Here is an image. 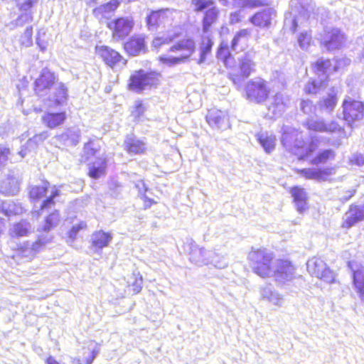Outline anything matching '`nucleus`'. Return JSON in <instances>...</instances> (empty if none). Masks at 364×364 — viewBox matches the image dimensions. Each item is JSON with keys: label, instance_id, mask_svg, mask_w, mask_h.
I'll use <instances>...</instances> for the list:
<instances>
[{"label": "nucleus", "instance_id": "774afa93", "mask_svg": "<svg viewBox=\"0 0 364 364\" xmlns=\"http://www.w3.org/2000/svg\"><path fill=\"white\" fill-rule=\"evenodd\" d=\"M361 61L364 63V50H363V52L362 53Z\"/></svg>", "mask_w": 364, "mask_h": 364}, {"label": "nucleus", "instance_id": "f704fd0d", "mask_svg": "<svg viewBox=\"0 0 364 364\" xmlns=\"http://www.w3.org/2000/svg\"><path fill=\"white\" fill-rule=\"evenodd\" d=\"M217 57L218 59L223 60L224 65L227 68H232V65L234 63V59L232 57L229 48L227 43H221L217 53Z\"/></svg>", "mask_w": 364, "mask_h": 364}, {"label": "nucleus", "instance_id": "338daca9", "mask_svg": "<svg viewBox=\"0 0 364 364\" xmlns=\"http://www.w3.org/2000/svg\"><path fill=\"white\" fill-rule=\"evenodd\" d=\"M301 7H302L303 10H304V11H305V12H307V13H309V9H308V8H306V9L304 6H301Z\"/></svg>", "mask_w": 364, "mask_h": 364}, {"label": "nucleus", "instance_id": "0e129e2a", "mask_svg": "<svg viewBox=\"0 0 364 364\" xmlns=\"http://www.w3.org/2000/svg\"><path fill=\"white\" fill-rule=\"evenodd\" d=\"M36 42H37V44H38V46L40 47V48H41V50H45L46 49V45H44V44H43V43H41L40 42V40H39V38H37V39H36Z\"/></svg>", "mask_w": 364, "mask_h": 364}, {"label": "nucleus", "instance_id": "0eeeda50", "mask_svg": "<svg viewBox=\"0 0 364 364\" xmlns=\"http://www.w3.org/2000/svg\"><path fill=\"white\" fill-rule=\"evenodd\" d=\"M230 79L234 84H240L245 78H247L255 70V63L250 55H245L238 59V62L234 61L232 68H229Z\"/></svg>", "mask_w": 364, "mask_h": 364}, {"label": "nucleus", "instance_id": "a19ab883", "mask_svg": "<svg viewBox=\"0 0 364 364\" xmlns=\"http://www.w3.org/2000/svg\"><path fill=\"white\" fill-rule=\"evenodd\" d=\"M331 62V65L328 68L326 69V75H328L331 71H339L346 66L348 65L350 63V60L346 57L333 59V61L328 60Z\"/></svg>", "mask_w": 364, "mask_h": 364}, {"label": "nucleus", "instance_id": "f8f14e48", "mask_svg": "<svg viewBox=\"0 0 364 364\" xmlns=\"http://www.w3.org/2000/svg\"><path fill=\"white\" fill-rule=\"evenodd\" d=\"M344 119L351 124L356 120H360L364 115V105L359 101L350 97L343 102Z\"/></svg>", "mask_w": 364, "mask_h": 364}, {"label": "nucleus", "instance_id": "a878e982", "mask_svg": "<svg viewBox=\"0 0 364 364\" xmlns=\"http://www.w3.org/2000/svg\"><path fill=\"white\" fill-rule=\"evenodd\" d=\"M66 119L65 112L51 113L48 112L42 117L43 123L50 129L60 126Z\"/></svg>", "mask_w": 364, "mask_h": 364}, {"label": "nucleus", "instance_id": "c756f323", "mask_svg": "<svg viewBox=\"0 0 364 364\" xmlns=\"http://www.w3.org/2000/svg\"><path fill=\"white\" fill-rule=\"evenodd\" d=\"M213 43L208 32L204 33L201 38L200 58L197 60L199 65L205 62L207 55L210 53Z\"/></svg>", "mask_w": 364, "mask_h": 364}, {"label": "nucleus", "instance_id": "4be33fe9", "mask_svg": "<svg viewBox=\"0 0 364 364\" xmlns=\"http://www.w3.org/2000/svg\"><path fill=\"white\" fill-rule=\"evenodd\" d=\"M124 49L130 55H137L144 53L146 50V45L143 36L135 35L125 43Z\"/></svg>", "mask_w": 364, "mask_h": 364}, {"label": "nucleus", "instance_id": "052dcab7", "mask_svg": "<svg viewBox=\"0 0 364 364\" xmlns=\"http://www.w3.org/2000/svg\"><path fill=\"white\" fill-rule=\"evenodd\" d=\"M240 12L237 11L230 14V22L232 24L239 23L240 21Z\"/></svg>", "mask_w": 364, "mask_h": 364}, {"label": "nucleus", "instance_id": "4c0bfd02", "mask_svg": "<svg viewBox=\"0 0 364 364\" xmlns=\"http://www.w3.org/2000/svg\"><path fill=\"white\" fill-rule=\"evenodd\" d=\"M146 109L147 106L142 101L136 100L132 107L131 116L134 121L139 122L142 119Z\"/></svg>", "mask_w": 364, "mask_h": 364}, {"label": "nucleus", "instance_id": "bf43d9fd", "mask_svg": "<svg viewBox=\"0 0 364 364\" xmlns=\"http://www.w3.org/2000/svg\"><path fill=\"white\" fill-rule=\"evenodd\" d=\"M33 4V0H25V1L20 5V10L23 11H28Z\"/></svg>", "mask_w": 364, "mask_h": 364}, {"label": "nucleus", "instance_id": "6ab92c4d", "mask_svg": "<svg viewBox=\"0 0 364 364\" xmlns=\"http://www.w3.org/2000/svg\"><path fill=\"white\" fill-rule=\"evenodd\" d=\"M346 214V218L341 225L343 229L348 230L358 223L364 220V210L358 205L351 204Z\"/></svg>", "mask_w": 364, "mask_h": 364}, {"label": "nucleus", "instance_id": "412c9836", "mask_svg": "<svg viewBox=\"0 0 364 364\" xmlns=\"http://www.w3.org/2000/svg\"><path fill=\"white\" fill-rule=\"evenodd\" d=\"M99 352L98 343L90 341L82 347L81 355L75 358V361L77 364H92Z\"/></svg>", "mask_w": 364, "mask_h": 364}, {"label": "nucleus", "instance_id": "3c124183", "mask_svg": "<svg viewBox=\"0 0 364 364\" xmlns=\"http://www.w3.org/2000/svg\"><path fill=\"white\" fill-rule=\"evenodd\" d=\"M10 155V149L4 145H0V169L7 164Z\"/></svg>", "mask_w": 364, "mask_h": 364}, {"label": "nucleus", "instance_id": "ddd939ff", "mask_svg": "<svg viewBox=\"0 0 364 364\" xmlns=\"http://www.w3.org/2000/svg\"><path fill=\"white\" fill-rule=\"evenodd\" d=\"M112 31V37L114 40L119 41L124 38L132 31L134 22L132 18H119L108 24Z\"/></svg>", "mask_w": 364, "mask_h": 364}, {"label": "nucleus", "instance_id": "f257e3e1", "mask_svg": "<svg viewBox=\"0 0 364 364\" xmlns=\"http://www.w3.org/2000/svg\"><path fill=\"white\" fill-rule=\"evenodd\" d=\"M282 142L284 146L297 156L299 160L309 161L313 165L326 164L336 157V153L331 149L321 150L313 157L314 152L318 147V139L313 137L310 143L306 144L303 140L301 133L291 127L284 129Z\"/></svg>", "mask_w": 364, "mask_h": 364}, {"label": "nucleus", "instance_id": "f03ea898", "mask_svg": "<svg viewBox=\"0 0 364 364\" xmlns=\"http://www.w3.org/2000/svg\"><path fill=\"white\" fill-rule=\"evenodd\" d=\"M35 92L40 96L43 97L52 92L53 101L56 105H62L67 100V89L64 84L58 82L53 73L45 68L41 71L38 78L35 81Z\"/></svg>", "mask_w": 364, "mask_h": 364}, {"label": "nucleus", "instance_id": "7c9ffc66", "mask_svg": "<svg viewBox=\"0 0 364 364\" xmlns=\"http://www.w3.org/2000/svg\"><path fill=\"white\" fill-rule=\"evenodd\" d=\"M124 143L127 150L130 154H141L146 149V144L133 136H127Z\"/></svg>", "mask_w": 364, "mask_h": 364}, {"label": "nucleus", "instance_id": "72a5a7b5", "mask_svg": "<svg viewBox=\"0 0 364 364\" xmlns=\"http://www.w3.org/2000/svg\"><path fill=\"white\" fill-rule=\"evenodd\" d=\"M60 220L59 211L54 210L44 219L42 231L48 232L55 228Z\"/></svg>", "mask_w": 364, "mask_h": 364}, {"label": "nucleus", "instance_id": "37998d69", "mask_svg": "<svg viewBox=\"0 0 364 364\" xmlns=\"http://www.w3.org/2000/svg\"><path fill=\"white\" fill-rule=\"evenodd\" d=\"M49 136L47 131L43 132L40 134H36L33 138H31L27 141V146L28 149H34L38 145L44 141Z\"/></svg>", "mask_w": 364, "mask_h": 364}, {"label": "nucleus", "instance_id": "5fc2aeb1", "mask_svg": "<svg viewBox=\"0 0 364 364\" xmlns=\"http://www.w3.org/2000/svg\"><path fill=\"white\" fill-rule=\"evenodd\" d=\"M86 228V225L83 223H80L76 225H73L70 230L68 232V237L73 240L75 239L76 237V235L77 234V232L83 229V228Z\"/></svg>", "mask_w": 364, "mask_h": 364}, {"label": "nucleus", "instance_id": "bb28decb", "mask_svg": "<svg viewBox=\"0 0 364 364\" xmlns=\"http://www.w3.org/2000/svg\"><path fill=\"white\" fill-rule=\"evenodd\" d=\"M257 139L266 153L272 152L276 146V137L268 132H259L256 135Z\"/></svg>", "mask_w": 364, "mask_h": 364}, {"label": "nucleus", "instance_id": "aec40b11", "mask_svg": "<svg viewBox=\"0 0 364 364\" xmlns=\"http://www.w3.org/2000/svg\"><path fill=\"white\" fill-rule=\"evenodd\" d=\"M277 11L273 8H267L253 15L250 21L255 26L268 28L270 27L272 21L276 17Z\"/></svg>", "mask_w": 364, "mask_h": 364}, {"label": "nucleus", "instance_id": "8fccbe9b", "mask_svg": "<svg viewBox=\"0 0 364 364\" xmlns=\"http://www.w3.org/2000/svg\"><path fill=\"white\" fill-rule=\"evenodd\" d=\"M50 238L38 237L31 245V250L34 253L38 252L42 250L47 243L50 242Z\"/></svg>", "mask_w": 364, "mask_h": 364}, {"label": "nucleus", "instance_id": "4468645a", "mask_svg": "<svg viewBox=\"0 0 364 364\" xmlns=\"http://www.w3.org/2000/svg\"><path fill=\"white\" fill-rule=\"evenodd\" d=\"M173 11L170 9H163L152 11L146 18V24L149 30L154 31L161 25L171 24L173 21Z\"/></svg>", "mask_w": 364, "mask_h": 364}, {"label": "nucleus", "instance_id": "dca6fc26", "mask_svg": "<svg viewBox=\"0 0 364 364\" xmlns=\"http://www.w3.org/2000/svg\"><path fill=\"white\" fill-rule=\"evenodd\" d=\"M290 105L289 96L278 92L269 102L267 108L269 114L272 117H277L281 116Z\"/></svg>", "mask_w": 364, "mask_h": 364}, {"label": "nucleus", "instance_id": "2f4dec72", "mask_svg": "<svg viewBox=\"0 0 364 364\" xmlns=\"http://www.w3.org/2000/svg\"><path fill=\"white\" fill-rule=\"evenodd\" d=\"M353 284L360 299L364 302V268L363 267L353 272Z\"/></svg>", "mask_w": 364, "mask_h": 364}, {"label": "nucleus", "instance_id": "1a4fd4ad", "mask_svg": "<svg viewBox=\"0 0 364 364\" xmlns=\"http://www.w3.org/2000/svg\"><path fill=\"white\" fill-rule=\"evenodd\" d=\"M331 65L329 60L319 59L314 65L315 73L318 80H314L307 83L305 86V91L309 94H316L321 89L326 87L325 81L327 79L326 69Z\"/></svg>", "mask_w": 364, "mask_h": 364}, {"label": "nucleus", "instance_id": "a18cd8bd", "mask_svg": "<svg viewBox=\"0 0 364 364\" xmlns=\"http://www.w3.org/2000/svg\"><path fill=\"white\" fill-rule=\"evenodd\" d=\"M32 36L33 27L31 26L26 27L19 39L21 45L24 47L31 46L33 44Z\"/></svg>", "mask_w": 364, "mask_h": 364}, {"label": "nucleus", "instance_id": "a211bd4d", "mask_svg": "<svg viewBox=\"0 0 364 364\" xmlns=\"http://www.w3.org/2000/svg\"><path fill=\"white\" fill-rule=\"evenodd\" d=\"M306 123L309 129L316 132L333 133L341 132L342 129L335 121L325 122L322 119L311 118L309 119Z\"/></svg>", "mask_w": 364, "mask_h": 364}, {"label": "nucleus", "instance_id": "2eb2a0df", "mask_svg": "<svg viewBox=\"0 0 364 364\" xmlns=\"http://www.w3.org/2000/svg\"><path fill=\"white\" fill-rule=\"evenodd\" d=\"M95 50L96 53L111 68H114L117 64L121 63L125 65L127 63V60L118 52L108 46H96Z\"/></svg>", "mask_w": 364, "mask_h": 364}, {"label": "nucleus", "instance_id": "49530a36", "mask_svg": "<svg viewBox=\"0 0 364 364\" xmlns=\"http://www.w3.org/2000/svg\"><path fill=\"white\" fill-rule=\"evenodd\" d=\"M32 21V16L30 14L24 13L21 14L17 19L8 24L10 29L13 30L18 26H23L24 23Z\"/></svg>", "mask_w": 364, "mask_h": 364}, {"label": "nucleus", "instance_id": "393cba45", "mask_svg": "<svg viewBox=\"0 0 364 364\" xmlns=\"http://www.w3.org/2000/svg\"><path fill=\"white\" fill-rule=\"evenodd\" d=\"M55 138L66 146H74L80 141V131L77 128L69 129Z\"/></svg>", "mask_w": 364, "mask_h": 364}, {"label": "nucleus", "instance_id": "b1692460", "mask_svg": "<svg viewBox=\"0 0 364 364\" xmlns=\"http://www.w3.org/2000/svg\"><path fill=\"white\" fill-rule=\"evenodd\" d=\"M291 193L297 211L300 213L305 212L309 208V205L307 195L304 189L296 186L291 189Z\"/></svg>", "mask_w": 364, "mask_h": 364}, {"label": "nucleus", "instance_id": "e2e57ef3", "mask_svg": "<svg viewBox=\"0 0 364 364\" xmlns=\"http://www.w3.org/2000/svg\"><path fill=\"white\" fill-rule=\"evenodd\" d=\"M154 203H156V202L154 201L153 200L149 199V198H147L146 197L144 198V206H145V208H149V207H150Z\"/></svg>", "mask_w": 364, "mask_h": 364}, {"label": "nucleus", "instance_id": "9b49d317", "mask_svg": "<svg viewBox=\"0 0 364 364\" xmlns=\"http://www.w3.org/2000/svg\"><path fill=\"white\" fill-rule=\"evenodd\" d=\"M296 267L291 261L282 259L278 261L277 269L273 273L276 282L284 284L295 277Z\"/></svg>", "mask_w": 364, "mask_h": 364}, {"label": "nucleus", "instance_id": "20e7f679", "mask_svg": "<svg viewBox=\"0 0 364 364\" xmlns=\"http://www.w3.org/2000/svg\"><path fill=\"white\" fill-rule=\"evenodd\" d=\"M195 50L196 43L193 39H183L173 45L169 49V51L176 53V55H163L159 57V60L169 67L175 66L185 63Z\"/></svg>", "mask_w": 364, "mask_h": 364}, {"label": "nucleus", "instance_id": "6e6552de", "mask_svg": "<svg viewBox=\"0 0 364 364\" xmlns=\"http://www.w3.org/2000/svg\"><path fill=\"white\" fill-rule=\"evenodd\" d=\"M270 92L267 81L256 77L248 81L245 85V95L247 100L255 103L264 102Z\"/></svg>", "mask_w": 364, "mask_h": 364}, {"label": "nucleus", "instance_id": "de8ad7c7", "mask_svg": "<svg viewBox=\"0 0 364 364\" xmlns=\"http://www.w3.org/2000/svg\"><path fill=\"white\" fill-rule=\"evenodd\" d=\"M297 42L303 50H307L311 42V35L308 31H302L297 36Z\"/></svg>", "mask_w": 364, "mask_h": 364}, {"label": "nucleus", "instance_id": "58836bf2", "mask_svg": "<svg viewBox=\"0 0 364 364\" xmlns=\"http://www.w3.org/2000/svg\"><path fill=\"white\" fill-rule=\"evenodd\" d=\"M337 103L336 92L333 90L326 98L320 102V107L328 112L333 110Z\"/></svg>", "mask_w": 364, "mask_h": 364}, {"label": "nucleus", "instance_id": "c03bdc74", "mask_svg": "<svg viewBox=\"0 0 364 364\" xmlns=\"http://www.w3.org/2000/svg\"><path fill=\"white\" fill-rule=\"evenodd\" d=\"M251 31L247 28L239 31L233 38L231 43L232 50H236L242 39H247L250 35Z\"/></svg>", "mask_w": 364, "mask_h": 364}, {"label": "nucleus", "instance_id": "ea45409f", "mask_svg": "<svg viewBox=\"0 0 364 364\" xmlns=\"http://www.w3.org/2000/svg\"><path fill=\"white\" fill-rule=\"evenodd\" d=\"M218 14V9L212 6L205 13L203 22V29L204 33L208 32V29L212 23L217 18Z\"/></svg>", "mask_w": 364, "mask_h": 364}, {"label": "nucleus", "instance_id": "cd10ccee", "mask_svg": "<svg viewBox=\"0 0 364 364\" xmlns=\"http://www.w3.org/2000/svg\"><path fill=\"white\" fill-rule=\"evenodd\" d=\"M111 240V234L102 230H98L93 233L91 245L96 250H101L107 247Z\"/></svg>", "mask_w": 364, "mask_h": 364}, {"label": "nucleus", "instance_id": "39448f33", "mask_svg": "<svg viewBox=\"0 0 364 364\" xmlns=\"http://www.w3.org/2000/svg\"><path fill=\"white\" fill-rule=\"evenodd\" d=\"M159 78L160 74L158 73L139 70L131 75L128 87L130 90L140 92L156 87L159 83Z\"/></svg>", "mask_w": 364, "mask_h": 364}, {"label": "nucleus", "instance_id": "473e14b6", "mask_svg": "<svg viewBox=\"0 0 364 364\" xmlns=\"http://www.w3.org/2000/svg\"><path fill=\"white\" fill-rule=\"evenodd\" d=\"M119 5L118 0H111L105 4H102L93 11L94 15L100 18H107L112 12L115 11Z\"/></svg>", "mask_w": 364, "mask_h": 364}, {"label": "nucleus", "instance_id": "79ce46f5", "mask_svg": "<svg viewBox=\"0 0 364 364\" xmlns=\"http://www.w3.org/2000/svg\"><path fill=\"white\" fill-rule=\"evenodd\" d=\"M48 187L45 186H34L29 191V197L33 200H38L46 196Z\"/></svg>", "mask_w": 364, "mask_h": 364}, {"label": "nucleus", "instance_id": "09e8293b", "mask_svg": "<svg viewBox=\"0 0 364 364\" xmlns=\"http://www.w3.org/2000/svg\"><path fill=\"white\" fill-rule=\"evenodd\" d=\"M58 195L59 191L57 189L52 188L50 196L42 202L40 210H45L55 205L54 198Z\"/></svg>", "mask_w": 364, "mask_h": 364}, {"label": "nucleus", "instance_id": "603ef678", "mask_svg": "<svg viewBox=\"0 0 364 364\" xmlns=\"http://www.w3.org/2000/svg\"><path fill=\"white\" fill-rule=\"evenodd\" d=\"M193 4L196 6V10L199 11L212 6L213 1V0H193Z\"/></svg>", "mask_w": 364, "mask_h": 364}, {"label": "nucleus", "instance_id": "c9c22d12", "mask_svg": "<svg viewBox=\"0 0 364 364\" xmlns=\"http://www.w3.org/2000/svg\"><path fill=\"white\" fill-rule=\"evenodd\" d=\"M230 1V0H228ZM235 7L239 8H257L264 6H267L268 1L267 0H231Z\"/></svg>", "mask_w": 364, "mask_h": 364}, {"label": "nucleus", "instance_id": "13d9d810", "mask_svg": "<svg viewBox=\"0 0 364 364\" xmlns=\"http://www.w3.org/2000/svg\"><path fill=\"white\" fill-rule=\"evenodd\" d=\"M350 162L353 164L362 166L364 164V156L360 154H355L351 156Z\"/></svg>", "mask_w": 364, "mask_h": 364}, {"label": "nucleus", "instance_id": "9d476101", "mask_svg": "<svg viewBox=\"0 0 364 364\" xmlns=\"http://www.w3.org/2000/svg\"><path fill=\"white\" fill-rule=\"evenodd\" d=\"M306 266L307 270L311 276L328 283L334 280L333 272L326 266L322 259L312 257L308 260Z\"/></svg>", "mask_w": 364, "mask_h": 364}, {"label": "nucleus", "instance_id": "680f3d73", "mask_svg": "<svg viewBox=\"0 0 364 364\" xmlns=\"http://www.w3.org/2000/svg\"><path fill=\"white\" fill-rule=\"evenodd\" d=\"M300 22V17H296L295 18L293 19V21H292V31L294 32L296 27L298 26V24Z\"/></svg>", "mask_w": 364, "mask_h": 364}, {"label": "nucleus", "instance_id": "c85d7f7f", "mask_svg": "<svg viewBox=\"0 0 364 364\" xmlns=\"http://www.w3.org/2000/svg\"><path fill=\"white\" fill-rule=\"evenodd\" d=\"M331 171V170L327 169L305 168L300 170L299 173L305 179L326 181Z\"/></svg>", "mask_w": 364, "mask_h": 364}, {"label": "nucleus", "instance_id": "5701e85b", "mask_svg": "<svg viewBox=\"0 0 364 364\" xmlns=\"http://www.w3.org/2000/svg\"><path fill=\"white\" fill-rule=\"evenodd\" d=\"M206 121L213 127L225 128L228 126V115L225 112L211 109L208 112Z\"/></svg>", "mask_w": 364, "mask_h": 364}, {"label": "nucleus", "instance_id": "7ed1b4c3", "mask_svg": "<svg viewBox=\"0 0 364 364\" xmlns=\"http://www.w3.org/2000/svg\"><path fill=\"white\" fill-rule=\"evenodd\" d=\"M85 161L95 158V161L89 164L88 174L94 180L100 178L105 174L107 159L104 154L101 153L99 141H90L84 146Z\"/></svg>", "mask_w": 364, "mask_h": 364}, {"label": "nucleus", "instance_id": "f3484780", "mask_svg": "<svg viewBox=\"0 0 364 364\" xmlns=\"http://www.w3.org/2000/svg\"><path fill=\"white\" fill-rule=\"evenodd\" d=\"M345 41L344 35L338 28L326 30L321 42L328 50L340 48Z\"/></svg>", "mask_w": 364, "mask_h": 364}, {"label": "nucleus", "instance_id": "423d86ee", "mask_svg": "<svg viewBox=\"0 0 364 364\" xmlns=\"http://www.w3.org/2000/svg\"><path fill=\"white\" fill-rule=\"evenodd\" d=\"M272 259V255L262 249L252 250L249 254V260L252 271L263 278L267 277L270 274Z\"/></svg>", "mask_w": 364, "mask_h": 364}, {"label": "nucleus", "instance_id": "4d7b16f0", "mask_svg": "<svg viewBox=\"0 0 364 364\" xmlns=\"http://www.w3.org/2000/svg\"><path fill=\"white\" fill-rule=\"evenodd\" d=\"M301 109L305 114H310L314 108L311 101L303 100L301 102Z\"/></svg>", "mask_w": 364, "mask_h": 364}, {"label": "nucleus", "instance_id": "e433bc0d", "mask_svg": "<svg viewBox=\"0 0 364 364\" xmlns=\"http://www.w3.org/2000/svg\"><path fill=\"white\" fill-rule=\"evenodd\" d=\"M176 37L175 34L163 33L154 38L151 46L158 50L161 46L173 42Z\"/></svg>", "mask_w": 364, "mask_h": 364}, {"label": "nucleus", "instance_id": "6e6d98bb", "mask_svg": "<svg viewBox=\"0 0 364 364\" xmlns=\"http://www.w3.org/2000/svg\"><path fill=\"white\" fill-rule=\"evenodd\" d=\"M142 277L140 275L134 276V280L132 283V286L134 287L133 291L134 293H139L142 288Z\"/></svg>", "mask_w": 364, "mask_h": 364}, {"label": "nucleus", "instance_id": "864d4df0", "mask_svg": "<svg viewBox=\"0 0 364 364\" xmlns=\"http://www.w3.org/2000/svg\"><path fill=\"white\" fill-rule=\"evenodd\" d=\"M13 233L16 237L26 236L28 233V230L27 227L23 224L18 223L14 225Z\"/></svg>", "mask_w": 364, "mask_h": 364}, {"label": "nucleus", "instance_id": "69168bd1", "mask_svg": "<svg viewBox=\"0 0 364 364\" xmlns=\"http://www.w3.org/2000/svg\"><path fill=\"white\" fill-rule=\"evenodd\" d=\"M18 154L21 156L22 158H23L25 156V154L23 153V151H19Z\"/></svg>", "mask_w": 364, "mask_h": 364}]
</instances>
